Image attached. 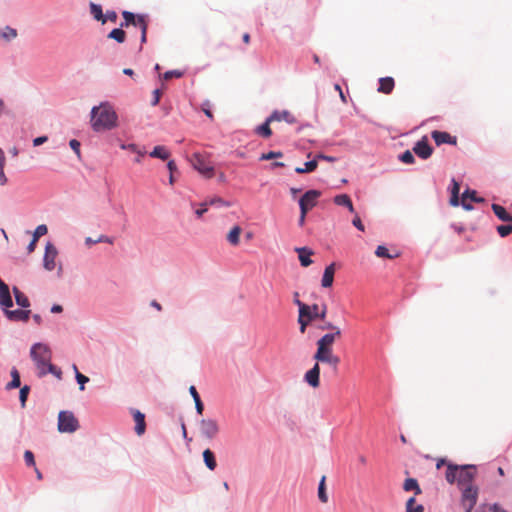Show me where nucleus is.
I'll return each mask as SVG.
<instances>
[{
    "mask_svg": "<svg viewBox=\"0 0 512 512\" xmlns=\"http://www.w3.org/2000/svg\"><path fill=\"white\" fill-rule=\"evenodd\" d=\"M90 12L91 14L93 15V17L97 20V21H101L102 24H105L106 23V19L103 15V12H102V7L98 4H95V3H91L90 4Z\"/></svg>",
    "mask_w": 512,
    "mask_h": 512,
    "instance_id": "obj_35",
    "label": "nucleus"
},
{
    "mask_svg": "<svg viewBox=\"0 0 512 512\" xmlns=\"http://www.w3.org/2000/svg\"><path fill=\"white\" fill-rule=\"evenodd\" d=\"M153 94H154V98L152 101V105L156 106L160 101L161 91L159 89H156V90H154Z\"/></svg>",
    "mask_w": 512,
    "mask_h": 512,
    "instance_id": "obj_62",
    "label": "nucleus"
},
{
    "mask_svg": "<svg viewBox=\"0 0 512 512\" xmlns=\"http://www.w3.org/2000/svg\"><path fill=\"white\" fill-rule=\"evenodd\" d=\"M207 206H208V202L202 203L201 207L196 210V215L198 217H201L205 212H207V210H208Z\"/></svg>",
    "mask_w": 512,
    "mask_h": 512,
    "instance_id": "obj_59",
    "label": "nucleus"
},
{
    "mask_svg": "<svg viewBox=\"0 0 512 512\" xmlns=\"http://www.w3.org/2000/svg\"><path fill=\"white\" fill-rule=\"evenodd\" d=\"M431 137L435 141V143L439 146L442 144H450V145H456L457 144V138L455 136L450 135L448 132L444 131H432Z\"/></svg>",
    "mask_w": 512,
    "mask_h": 512,
    "instance_id": "obj_13",
    "label": "nucleus"
},
{
    "mask_svg": "<svg viewBox=\"0 0 512 512\" xmlns=\"http://www.w3.org/2000/svg\"><path fill=\"white\" fill-rule=\"evenodd\" d=\"M109 39L115 40L117 43H124L126 40V33L122 27L113 29L107 36Z\"/></svg>",
    "mask_w": 512,
    "mask_h": 512,
    "instance_id": "obj_33",
    "label": "nucleus"
},
{
    "mask_svg": "<svg viewBox=\"0 0 512 512\" xmlns=\"http://www.w3.org/2000/svg\"><path fill=\"white\" fill-rule=\"evenodd\" d=\"M334 203L339 206L347 207L351 213L354 212L353 203L347 194H340L335 196Z\"/></svg>",
    "mask_w": 512,
    "mask_h": 512,
    "instance_id": "obj_25",
    "label": "nucleus"
},
{
    "mask_svg": "<svg viewBox=\"0 0 512 512\" xmlns=\"http://www.w3.org/2000/svg\"><path fill=\"white\" fill-rule=\"evenodd\" d=\"M194 402L197 413L201 415L204 410L203 402L201 401V399L195 400Z\"/></svg>",
    "mask_w": 512,
    "mask_h": 512,
    "instance_id": "obj_61",
    "label": "nucleus"
},
{
    "mask_svg": "<svg viewBox=\"0 0 512 512\" xmlns=\"http://www.w3.org/2000/svg\"><path fill=\"white\" fill-rule=\"evenodd\" d=\"M400 160L405 164H412L415 161L413 154L409 150L400 155Z\"/></svg>",
    "mask_w": 512,
    "mask_h": 512,
    "instance_id": "obj_45",
    "label": "nucleus"
},
{
    "mask_svg": "<svg viewBox=\"0 0 512 512\" xmlns=\"http://www.w3.org/2000/svg\"><path fill=\"white\" fill-rule=\"evenodd\" d=\"M11 377L12 380L6 385V389L8 390L18 388L21 384L20 374L16 368L11 370Z\"/></svg>",
    "mask_w": 512,
    "mask_h": 512,
    "instance_id": "obj_36",
    "label": "nucleus"
},
{
    "mask_svg": "<svg viewBox=\"0 0 512 512\" xmlns=\"http://www.w3.org/2000/svg\"><path fill=\"white\" fill-rule=\"evenodd\" d=\"M117 114L113 107L107 103H101L91 110V126L95 132L111 130L117 126Z\"/></svg>",
    "mask_w": 512,
    "mask_h": 512,
    "instance_id": "obj_3",
    "label": "nucleus"
},
{
    "mask_svg": "<svg viewBox=\"0 0 512 512\" xmlns=\"http://www.w3.org/2000/svg\"><path fill=\"white\" fill-rule=\"evenodd\" d=\"M242 232V228L238 225L234 226L227 235L228 242L233 245L237 246L240 242V234Z\"/></svg>",
    "mask_w": 512,
    "mask_h": 512,
    "instance_id": "obj_27",
    "label": "nucleus"
},
{
    "mask_svg": "<svg viewBox=\"0 0 512 512\" xmlns=\"http://www.w3.org/2000/svg\"><path fill=\"white\" fill-rule=\"evenodd\" d=\"M108 243V244H113V239L106 236V235H100L98 238H97V243Z\"/></svg>",
    "mask_w": 512,
    "mask_h": 512,
    "instance_id": "obj_60",
    "label": "nucleus"
},
{
    "mask_svg": "<svg viewBox=\"0 0 512 512\" xmlns=\"http://www.w3.org/2000/svg\"><path fill=\"white\" fill-rule=\"evenodd\" d=\"M0 306H2L4 309L13 306V301L10 295L8 285L0 289Z\"/></svg>",
    "mask_w": 512,
    "mask_h": 512,
    "instance_id": "obj_23",
    "label": "nucleus"
},
{
    "mask_svg": "<svg viewBox=\"0 0 512 512\" xmlns=\"http://www.w3.org/2000/svg\"><path fill=\"white\" fill-rule=\"evenodd\" d=\"M121 148L128 149L132 152L139 154L140 156H144V154H145V151L138 149V147L135 144H127V145L123 144V145H121Z\"/></svg>",
    "mask_w": 512,
    "mask_h": 512,
    "instance_id": "obj_50",
    "label": "nucleus"
},
{
    "mask_svg": "<svg viewBox=\"0 0 512 512\" xmlns=\"http://www.w3.org/2000/svg\"><path fill=\"white\" fill-rule=\"evenodd\" d=\"M283 156V153L281 151H270L268 153H263L260 156V160H271L275 158H281Z\"/></svg>",
    "mask_w": 512,
    "mask_h": 512,
    "instance_id": "obj_42",
    "label": "nucleus"
},
{
    "mask_svg": "<svg viewBox=\"0 0 512 512\" xmlns=\"http://www.w3.org/2000/svg\"><path fill=\"white\" fill-rule=\"evenodd\" d=\"M183 76V72L179 71V70H170V71H167L163 74V79L164 80H170L172 78H181Z\"/></svg>",
    "mask_w": 512,
    "mask_h": 512,
    "instance_id": "obj_44",
    "label": "nucleus"
},
{
    "mask_svg": "<svg viewBox=\"0 0 512 512\" xmlns=\"http://www.w3.org/2000/svg\"><path fill=\"white\" fill-rule=\"evenodd\" d=\"M318 162L316 159L305 162L303 167H296L295 172L298 174L310 173L316 170Z\"/></svg>",
    "mask_w": 512,
    "mask_h": 512,
    "instance_id": "obj_31",
    "label": "nucleus"
},
{
    "mask_svg": "<svg viewBox=\"0 0 512 512\" xmlns=\"http://www.w3.org/2000/svg\"><path fill=\"white\" fill-rule=\"evenodd\" d=\"M24 460L27 466L35 467V458L34 454L30 450H26L24 452Z\"/></svg>",
    "mask_w": 512,
    "mask_h": 512,
    "instance_id": "obj_48",
    "label": "nucleus"
},
{
    "mask_svg": "<svg viewBox=\"0 0 512 512\" xmlns=\"http://www.w3.org/2000/svg\"><path fill=\"white\" fill-rule=\"evenodd\" d=\"M47 232H48L47 226L44 224H41L36 227V229L33 233L32 239H34V242H37L39 240V238L44 236L45 234H47Z\"/></svg>",
    "mask_w": 512,
    "mask_h": 512,
    "instance_id": "obj_41",
    "label": "nucleus"
},
{
    "mask_svg": "<svg viewBox=\"0 0 512 512\" xmlns=\"http://www.w3.org/2000/svg\"><path fill=\"white\" fill-rule=\"evenodd\" d=\"M30 356L37 368V375L43 377L48 373L53 374L58 379L62 377V371L51 363V349L43 343H35L30 350Z\"/></svg>",
    "mask_w": 512,
    "mask_h": 512,
    "instance_id": "obj_1",
    "label": "nucleus"
},
{
    "mask_svg": "<svg viewBox=\"0 0 512 512\" xmlns=\"http://www.w3.org/2000/svg\"><path fill=\"white\" fill-rule=\"evenodd\" d=\"M269 121H272V122H275V121H285V122H287L289 124H294V123H296V118L289 111L283 110V111H274L269 116Z\"/></svg>",
    "mask_w": 512,
    "mask_h": 512,
    "instance_id": "obj_17",
    "label": "nucleus"
},
{
    "mask_svg": "<svg viewBox=\"0 0 512 512\" xmlns=\"http://www.w3.org/2000/svg\"><path fill=\"white\" fill-rule=\"evenodd\" d=\"M295 251L298 253V258L303 267L310 266L313 261L311 260V256L314 252L308 247H298L295 248Z\"/></svg>",
    "mask_w": 512,
    "mask_h": 512,
    "instance_id": "obj_18",
    "label": "nucleus"
},
{
    "mask_svg": "<svg viewBox=\"0 0 512 512\" xmlns=\"http://www.w3.org/2000/svg\"><path fill=\"white\" fill-rule=\"evenodd\" d=\"M313 358L317 361L316 363H326L333 367V369H337L340 358L335 355L333 352V348L329 347H317V350L313 356Z\"/></svg>",
    "mask_w": 512,
    "mask_h": 512,
    "instance_id": "obj_8",
    "label": "nucleus"
},
{
    "mask_svg": "<svg viewBox=\"0 0 512 512\" xmlns=\"http://www.w3.org/2000/svg\"><path fill=\"white\" fill-rule=\"evenodd\" d=\"M270 123H272V121H269V117H268L262 125H260L256 128V130H255L256 133L263 138H269L272 135Z\"/></svg>",
    "mask_w": 512,
    "mask_h": 512,
    "instance_id": "obj_32",
    "label": "nucleus"
},
{
    "mask_svg": "<svg viewBox=\"0 0 512 512\" xmlns=\"http://www.w3.org/2000/svg\"><path fill=\"white\" fill-rule=\"evenodd\" d=\"M325 480H326V477L323 476L320 480L319 487H318V498L322 503L328 502V495L326 493Z\"/></svg>",
    "mask_w": 512,
    "mask_h": 512,
    "instance_id": "obj_37",
    "label": "nucleus"
},
{
    "mask_svg": "<svg viewBox=\"0 0 512 512\" xmlns=\"http://www.w3.org/2000/svg\"><path fill=\"white\" fill-rule=\"evenodd\" d=\"M210 106H211V105H210V102H209V101H205V102L202 104L201 109H202V111L205 113V115H206L207 117H209L210 119H213V114H212V112H211V110H210Z\"/></svg>",
    "mask_w": 512,
    "mask_h": 512,
    "instance_id": "obj_53",
    "label": "nucleus"
},
{
    "mask_svg": "<svg viewBox=\"0 0 512 512\" xmlns=\"http://www.w3.org/2000/svg\"><path fill=\"white\" fill-rule=\"evenodd\" d=\"M477 466L472 464L457 465L447 464L445 479L449 484H457L459 489L469 485H475Z\"/></svg>",
    "mask_w": 512,
    "mask_h": 512,
    "instance_id": "obj_2",
    "label": "nucleus"
},
{
    "mask_svg": "<svg viewBox=\"0 0 512 512\" xmlns=\"http://www.w3.org/2000/svg\"><path fill=\"white\" fill-rule=\"evenodd\" d=\"M375 254H376L377 257L388 258V259H392L394 257H397V255H391L389 253L388 249L385 246H382V245H379L376 248Z\"/></svg>",
    "mask_w": 512,
    "mask_h": 512,
    "instance_id": "obj_40",
    "label": "nucleus"
},
{
    "mask_svg": "<svg viewBox=\"0 0 512 512\" xmlns=\"http://www.w3.org/2000/svg\"><path fill=\"white\" fill-rule=\"evenodd\" d=\"M4 313L6 317L11 321L27 322L31 312L30 310H9L8 308H5Z\"/></svg>",
    "mask_w": 512,
    "mask_h": 512,
    "instance_id": "obj_16",
    "label": "nucleus"
},
{
    "mask_svg": "<svg viewBox=\"0 0 512 512\" xmlns=\"http://www.w3.org/2000/svg\"><path fill=\"white\" fill-rule=\"evenodd\" d=\"M352 223L357 229H359L360 231H364V225L362 224V221L359 216H356L353 219Z\"/></svg>",
    "mask_w": 512,
    "mask_h": 512,
    "instance_id": "obj_58",
    "label": "nucleus"
},
{
    "mask_svg": "<svg viewBox=\"0 0 512 512\" xmlns=\"http://www.w3.org/2000/svg\"><path fill=\"white\" fill-rule=\"evenodd\" d=\"M58 255V251L55 246L51 243H47L45 247V254L43 259L44 268L48 271L54 270L56 267V257Z\"/></svg>",
    "mask_w": 512,
    "mask_h": 512,
    "instance_id": "obj_11",
    "label": "nucleus"
},
{
    "mask_svg": "<svg viewBox=\"0 0 512 512\" xmlns=\"http://www.w3.org/2000/svg\"><path fill=\"white\" fill-rule=\"evenodd\" d=\"M189 392H190L191 396L193 397L194 401L200 399V396H199L195 386H190Z\"/></svg>",
    "mask_w": 512,
    "mask_h": 512,
    "instance_id": "obj_64",
    "label": "nucleus"
},
{
    "mask_svg": "<svg viewBox=\"0 0 512 512\" xmlns=\"http://www.w3.org/2000/svg\"><path fill=\"white\" fill-rule=\"evenodd\" d=\"M203 460L209 470H215L217 463L215 455L210 449H206L203 451Z\"/></svg>",
    "mask_w": 512,
    "mask_h": 512,
    "instance_id": "obj_28",
    "label": "nucleus"
},
{
    "mask_svg": "<svg viewBox=\"0 0 512 512\" xmlns=\"http://www.w3.org/2000/svg\"><path fill=\"white\" fill-rule=\"evenodd\" d=\"M133 418L136 423L135 432L137 433V435L140 436V435L144 434V432L146 430L145 415L143 413H141L140 411L135 410L133 412Z\"/></svg>",
    "mask_w": 512,
    "mask_h": 512,
    "instance_id": "obj_21",
    "label": "nucleus"
},
{
    "mask_svg": "<svg viewBox=\"0 0 512 512\" xmlns=\"http://www.w3.org/2000/svg\"><path fill=\"white\" fill-rule=\"evenodd\" d=\"M327 315V306L323 304L301 305V314L298 315V323L301 333H305L307 326L315 320L324 321Z\"/></svg>",
    "mask_w": 512,
    "mask_h": 512,
    "instance_id": "obj_4",
    "label": "nucleus"
},
{
    "mask_svg": "<svg viewBox=\"0 0 512 512\" xmlns=\"http://www.w3.org/2000/svg\"><path fill=\"white\" fill-rule=\"evenodd\" d=\"M460 490V502L462 508L465 512H472L478 500L479 489L477 485H469L467 487L460 488Z\"/></svg>",
    "mask_w": 512,
    "mask_h": 512,
    "instance_id": "obj_5",
    "label": "nucleus"
},
{
    "mask_svg": "<svg viewBox=\"0 0 512 512\" xmlns=\"http://www.w3.org/2000/svg\"><path fill=\"white\" fill-rule=\"evenodd\" d=\"M497 232L501 237H507L512 233V225H499L497 227Z\"/></svg>",
    "mask_w": 512,
    "mask_h": 512,
    "instance_id": "obj_43",
    "label": "nucleus"
},
{
    "mask_svg": "<svg viewBox=\"0 0 512 512\" xmlns=\"http://www.w3.org/2000/svg\"><path fill=\"white\" fill-rule=\"evenodd\" d=\"M468 199L475 201V202H484L483 198L477 197L476 191H474V190H469Z\"/></svg>",
    "mask_w": 512,
    "mask_h": 512,
    "instance_id": "obj_57",
    "label": "nucleus"
},
{
    "mask_svg": "<svg viewBox=\"0 0 512 512\" xmlns=\"http://www.w3.org/2000/svg\"><path fill=\"white\" fill-rule=\"evenodd\" d=\"M405 512H424V506L421 504H416L415 497H410L406 501Z\"/></svg>",
    "mask_w": 512,
    "mask_h": 512,
    "instance_id": "obj_34",
    "label": "nucleus"
},
{
    "mask_svg": "<svg viewBox=\"0 0 512 512\" xmlns=\"http://www.w3.org/2000/svg\"><path fill=\"white\" fill-rule=\"evenodd\" d=\"M4 165H5V155L3 151L0 149V185H5L8 181L5 173H4Z\"/></svg>",
    "mask_w": 512,
    "mask_h": 512,
    "instance_id": "obj_39",
    "label": "nucleus"
},
{
    "mask_svg": "<svg viewBox=\"0 0 512 512\" xmlns=\"http://www.w3.org/2000/svg\"><path fill=\"white\" fill-rule=\"evenodd\" d=\"M342 335L341 329H337L336 332L326 333L317 341V347H329L333 348V345L337 339H340Z\"/></svg>",
    "mask_w": 512,
    "mask_h": 512,
    "instance_id": "obj_15",
    "label": "nucleus"
},
{
    "mask_svg": "<svg viewBox=\"0 0 512 512\" xmlns=\"http://www.w3.org/2000/svg\"><path fill=\"white\" fill-rule=\"evenodd\" d=\"M29 390L30 389L28 386H24L20 389L19 398H20V402H21L22 406H25V403H26V400H27V397L29 394Z\"/></svg>",
    "mask_w": 512,
    "mask_h": 512,
    "instance_id": "obj_49",
    "label": "nucleus"
},
{
    "mask_svg": "<svg viewBox=\"0 0 512 512\" xmlns=\"http://www.w3.org/2000/svg\"><path fill=\"white\" fill-rule=\"evenodd\" d=\"M122 16L124 18V21L120 24V27L126 28L130 25H133L135 22L136 15L129 11H123Z\"/></svg>",
    "mask_w": 512,
    "mask_h": 512,
    "instance_id": "obj_38",
    "label": "nucleus"
},
{
    "mask_svg": "<svg viewBox=\"0 0 512 512\" xmlns=\"http://www.w3.org/2000/svg\"><path fill=\"white\" fill-rule=\"evenodd\" d=\"M201 435L207 439H213L219 433L218 422L214 419H202L200 421Z\"/></svg>",
    "mask_w": 512,
    "mask_h": 512,
    "instance_id": "obj_10",
    "label": "nucleus"
},
{
    "mask_svg": "<svg viewBox=\"0 0 512 512\" xmlns=\"http://www.w3.org/2000/svg\"><path fill=\"white\" fill-rule=\"evenodd\" d=\"M335 270H336L335 263H331L330 265H328L325 268L323 277L321 280L322 287L329 288L333 285Z\"/></svg>",
    "mask_w": 512,
    "mask_h": 512,
    "instance_id": "obj_19",
    "label": "nucleus"
},
{
    "mask_svg": "<svg viewBox=\"0 0 512 512\" xmlns=\"http://www.w3.org/2000/svg\"><path fill=\"white\" fill-rule=\"evenodd\" d=\"M17 36V32L15 29L11 27H6L4 31L2 32V37L6 40H12Z\"/></svg>",
    "mask_w": 512,
    "mask_h": 512,
    "instance_id": "obj_46",
    "label": "nucleus"
},
{
    "mask_svg": "<svg viewBox=\"0 0 512 512\" xmlns=\"http://www.w3.org/2000/svg\"><path fill=\"white\" fill-rule=\"evenodd\" d=\"M134 26H137L141 30V42L145 43L147 40V29H148V20L146 15H136Z\"/></svg>",
    "mask_w": 512,
    "mask_h": 512,
    "instance_id": "obj_20",
    "label": "nucleus"
},
{
    "mask_svg": "<svg viewBox=\"0 0 512 512\" xmlns=\"http://www.w3.org/2000/svg\"><path fill=\"white\" fill-rule=\"evenodd\" d=\"M48 140L47 136H40V137H37L33 140V145L34 146H39V145H42L43 143H45L46 141Z\"/></svg>",
    "mask_w": 512,
    "mask_h": 512,
    "instance_id": "obj_63",
    "label": "nucleus"
},
{
    "mask_svg": "<svg viewBox=\"0 0 512 512\" xmlns=\"http://www.w3.org/2000/svg\"><path fill=\"white\" fill-rule=\"evenodd\" d=\"M106 21H111L115 23L117 21V13L115 11H107L106 15H104Z\"/></svg>",
    "mask_w": 512,
    "mask_h": 512,
    "instance_id": "obj_56",
    "label": "nucleus"
},
{
    "mask_svg": "<svg viewBox=\"0 0 512 512\" xmlns=\"http://www.w3.org/2000/svg\"><path fill=\"white\" fill-rule=\"evenodd\" d=\"M413 151L418 157L422 159H428L432 155L433 149L429 145L427 138L423 137L415 144Z\"/></svg>",
    "mask_w": 512,
    "mask_h": 512,
    "instance_id": "obj_12",
    "label": "nucleus"
},
{
    "mask_svg": "<svg viewBox=\"0 0 512 512\" xmlns=\"http://www.w3.org/2000/svg\"><path fill=\"white\" fill-rule=\"evenodd\" d=\"M79 427L78 420L72 412L61 411L58 415V430L62 433H73Z\"/></svg>",
    "mask_w": 512,
    "mask_h": 512,
    "instance_id": "obj_7",
    "label": "nucleus"
},
{
    "mask_svg": "<svg viewBox=\"0 0 512 512\" xmlns=\"http://www.w3.org/2000/svg\"><path fill=\"white\" fill-rule=\"evenodd\" d=\"M395 86L394 79L392 77H383L379 79L378 92L383 94H390Z\"/></svg>",
    "mask_w": 512,
    "mask_h": 512,
    "instance_id": "obj_22",
    "label": "nucleus"
},
{
    "mask_svg": "<svg viewBox=\"0 0 512 512\" xmlns=\"http://www.w3.org/2000/svg\"><path fill=\"white\" fill-rule=\"evenodd\" d=\"M305 381L313 388H318L320 385V366L315 363L314 366L308 370L304 375Z\"/></svg>",
    "mask_w": 512,
    "mask_h": 512,
    "instance_id": "obj_14",
    "label": "nucleus"
},
{
    "mask_svg": "<svg viewBox=\"0 0 512 512\" xmlns=\"http://www.w3.org/2000/svg\"><path fill=\"white\" fill-rule=\"evenodd\" d=\"M489 512H507L502 506L497 503L488 506Z\"/></svg>",
    "mask_w": 512,
    "mask_h": 512,
    "instance_id": "obj_55",
    "label": "nucleus"
},
{
    "mask_svg": "<svg viewBox=\"0 0 512 512\" xmlns=\"http://www.w3.org/2000/svg\"><path fill=\"white\" fill-rule=\"evenodd\" d=\"M492 210L494 214L504 222H512V216L506 211V209L499 204H492Z\"/></svg>",
    "mask_w": 512,
    "mask_h": 512,
    "instance_id": "obj_24",
    "label": "nucleus"
},
{
    "mask_svg": "<svg viewBox=\"0 0 512 512\" xmlns=\"http://www.w3.org/2000/svg\"><path fill=\"white\" fill-rule=\"evenodd\" d=\"M150 156L161 160H167L170 157V152L165 146L158 145L150 152Z\"/></svg>",
    "mask_w": 512,
    "mask_h": 512,
    "instance_id": "obj_26",
    "label": "nucleus"
},
{
    "mask_svg": "<svg viewBox=\"0 0 512 512\" xmlns=\"http://www.w3.org/2000/svg\"><path fill=\"white\" fill-rule=\"evenodd\" d=\"M403 489L405 491H414L415 495H420L422 493V490H421L417 480L414 478H407L404 481Z\"/></svg>",
    "mask_w": 512,
    "mask_h": 512,
    "instance_id": "obj_30",
    "label": "nucleus"
},
{
    "mask_svg": "<svg viewBox=\"0 0 512 512\" xmlns=\"http://www.w3.org/2000/svg\"><path fill=\"white\" fill-rule=\"evenodd\" d=\"M320 330H331L332 332H336L337 329H340L338 326L333 325L331 322H325L323 325L319 326Z\"/></svg>",
    "mask_w": 512,
    "mask_h": 512,
    "instance_id": "obj_54",
    "label": "nucleus"
},
{
    "mask_svg": "<svg viewBox=\"0 0 512 512\" xmlns=\"http://www.w3.org/2000/svg\"><path fill=\"white\" fill-rule=\"evenodd\" d=\"M69 145L71 147V149L77 154L78 157H80L81 155V152H80V142L76 139H72L70 142H69Z\"/></svg>",
    "mask_w": 512,
    "mask_h": 512,
    "instance_id": "obj_52",
    "label": "nucleus"
},
{
    "mask_svg": "<svg viewBox=\"0 0 512 512\" xmlns=\"http://www.w3.org/2000/svg\"><path fill=\"white\" fill-rule=\"evenodd\" d=\"M320 196L321 192L318 190H309L305 192L299 200L300 210H303L304 213H308L317 205Z\"/></svg>",
    "mask_w": 512,
    "mask_h": 512,
    "instance_id": "obj_9",
    "label": "nucleus"
},
{
    "mask_svg": "<svg viewBox=\"0 0 512 512\" xmlns=\"http://www.w3.org/2000/svg\"><path fill=\"white\" fill-rule=\"evenodd\" d=\"M13 293L15 296V301L19 306L23 308H27L30 306V301L27 298V296L23 292H21L17 287H13Z\"/></svg>",
    "mask_w": 512,
    "mask_h": 512,
    "instance_id": "obj_29",
    "label": "nucleus"
},
{
    "mask_svg": "<svg viewBox=\"0 0 512 512\" xmlns=\"http://www.w3.org/2000/svg\"><path fill=\"white\" fill-rule=\"evenodd\" d=\"M75 377H76V380H77V382L79 384V389L81 391H83L85 389L84 385L89 381V378L87 376L83 375L80 372H77Z\"/></svg>",
    "mask_w": 512,
    "mask_h": 512,
    "instance_id": "obj_47",
    "label": "nucleus"
},
{
    "mask_svg": "<svg viewBox=\"0 0 512 512\" xmlns=\"http://www.w3.org/2000/svg\"><path fill=\"white\" fill-rule=\"evenodd\" d=\"M468 194H469V190H467V191H465V192L463 193V195H462V200H461V204H462V206H463V208H464V209H466V210H472V209H473L472 205H471L469 202H467V200H468Z\"/></svg>",
    "mask_w": 512,
    "mask_h": 512,
    "instance_id": "obj_51",
    "label": "nucleus"
},
{
    "mask_svg": "<svg viewBox=\"0 0 512 512\" xmlns=\"http://www.w3.org/2000/svg\"><path fill=\"white\" fill-rule=\"evenodd\" d=\"M190 163L203 177L209 179L214 176V167L204 155L194 153L190 158Z\"/></svg>",
    "mask_w": 512,
    "mask_h": 512,
    "instance_id": "obj_6",
    "label": "nucleus"
}]
</instances>
